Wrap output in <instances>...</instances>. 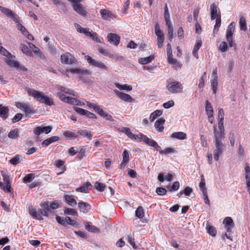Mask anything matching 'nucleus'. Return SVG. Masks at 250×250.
Masks as SVG:
<instances>
[{"label": "nucleus", "mask_w": 250, "mask_h": 250, "mask_svg": "<svg viewBox=\"0 0 250 250\" xmlns=\"http://www.w3.org/2000/svg\"><path fill=\"white\" fill-rule=\"evenodd\" d=\"M226 40L229 43V47L233 46V35L226 34Z\"/></svg>", "instance_id": "obj_63"}, {"label": "nucleus", "mask_w": 250, "mask_h": 250, "mask_svg": "<svg viewBox=\"0 0 250 250\" xmlns=\"http://www.w3.org/2000/svg\"><path fill=\"white\" fill-rule=\"evenodd\" d=\"M175 150L171 147H167L165 149H162V150L160 151V153L161 154H167L169 153H171L174 152Z\"/></svg>", "instance_id": "obj_57"}, {"label": "nucleus", "mask_w": 250, "mask_h": 250, "mask_svg": "<svg viewBox=\"0 0 250 250\" xmlns=\"http://www.w3.org/2000/svg\"><path fill=\"white\" fill-rule=\"evenodd\" d=\"M232 227H227L226 228V232L225 233V236L228 238V239L232 241V236L231 235V228Z\"/></svg>", "instance_id": "obj_55"}, {"label": "nucleus", "mask_w": 250, "mask_h": 250, "mask_svg": "<svg viewBox=\"0 0 250 250\" xmlns=\"http://www.w3.org/2000/svg\"><path fill=\"white\" fill-rule=\"evenodd\" d=\"M219 49L222 52H225L227 51L228 45L225 42H222L220 43Z\"/></svg>", "instance_id": "obj_58"}, {"label": "nucleus", "mask_w": 250, "mask_h": 250, "mask_svg": "<svg viewBox=\"0 0 250 250\" xmlns=\"http://www.w3.org/2000/svg\"><path fill=\"white\" fill-rule=\"evenodd\" d=\"M63 135L66 139L71 140L72 138H75L78 137V134L74 133L69 131H65L63 132Z\"/></svg>", "instance_id": "obj_36"}, {"label": "nucleus", "mask_w": 250, "mask_h": 250, "mask_svg": "<svg viewBox=\"0 0 250 250\" xmlns=\"http://www.w3.org/2000/svg\"><path fill=\"white\" fill-rule=\"evenodd\" d=\"M84 58L90 65L99 68L102 70H108V67L101 61L94 60L88 55H84Z\"/></svg>", "instance_id": "obj_5"}, {"label": "nucleus", "mask_w": 250, "mask_h": 250, "mask_svg": "<svg viewBox=\"0 0 250 250\" xmlns=\"http://www.w3.org/2000/svg\"><path fill=\"white\" fill-rule=\"evenodd\" d=\"M136 216L142 219L144 216V209L142 207L139 206L136 209L135 212Z\"/></svg>", "instance_id": "obj_43"}, {"label": "nucleus", "mask_w": 250, "mask_h": 250, "mask_svg": "<svg viewBox=\"0 0 250 250\" xmlns=\"http://www.w3.org/2000/svg\"><path fill=\"white\" fill-rule=\"evenodd\" d=\"M52 129V127L51 125L47 126H38L34 128L33 133L35 135L38 136L43 133L48 134L51 131Z\"/></svg>", "instance_id": "obj_12"}, {"label": "nucleus", "mask_w": 250, "mask_h": 250, "mask_svg": "<svg viewBox=\"0 0 250 250\" xmlns=\"http://www.w3.org/2000/svg\"><path fill=\"white\" fill-rule=\"evenodd\" d=\"M155 33L157 36V45L159 48H162L163 43L165 40L164 34L160 29V25L158 23H156L154 26Z\"/></svg>", "instance_id": "obj_6"}, {"label": "nucleus", "mask_w": 250, "mask_h": 250, "mask_svg": "<svg viewBox=\"0 0 250 250\" xmlns=\"http://www.w3.org/2000/svg\"><path fill=\"white\" fill-rule=\"evenodd\" d=\"M78 206L80 211L83 213H87L91 208V206L88 203L83 201L79 202Z\"/></svg>", "instance_id": "obj_17"}, {"label": "nucleus", "mask_w": 250, "mask_h": 250, "mask_svg": "<svg viewBox=\"0 0 250 250\" xmlns=\"http://www.w3.org/2000/svg\"><path fill=\"white\" fill-rule=\"evenodd\" d=\"M87 151V146H83L81 147V149L78 152L77 157L79 159H82L86 157L85 153Z\"/></svg>", "instance_id": "obj_34"}, {"label": "nucleus", "mask_w": 250, "mask_h": 250, "mask_svg": "<svg viewBox=\"0 0 250 250\" xmlns=\"http://www.w3.org/2000/svg\"><path fill=\"white\" fill-rule=\"evenodd\" d=\"M56 221L57 222L64 226H66V223H67V218H64L63 217H60L59 216H57L56 217Z\"/></svg>", "instance_id": "obj_47"}, {"label": "nucleus", "mask_w": 250, "mask_h": 250, "mask_svg": "<svg viewBox=\"0 0 250 250\" xmlns=\"http://www.w3.org/2000/svg\"><path fill=\"white\" fill-rule=\"evenodd\" d=\"M73 10L83 17H85L87 14V11L81 4H73Z\"/></svg>", "instance_id": "obj_16"}, {"label": "nucleus", "mask_w": 250, "mask_h": 250, "mask_svg": "<svg viewBox=\"0 0 250 250\" xmlns=\"http://www.w3.org/2000/svg\"><path fill=\"white\" fill-rule=\"evenodd\" d=\"M162 111L161 110L157 109L151 113L149 119L150 122H153L158 117L162 114Z\"/></svg>", "instance_id": "obj_37"}, {"label": "nucleus", "mask_w": 250, "mask_h": 250, "mask_svg": "<svg viewBox=\"0 0 250 250\" xmlns=\"http://www.w3.org/2000/svg\"><path fill=\"white\" fill-rule=\"evenodd\" d=\"M67 72H69L73 74H78L81 78L83 76H88L91 74V72L86 69L72 68L67 69Z\"/></svg>", "instance_id": "obj_11"}, {"label": "nucleus", "mask_w": 250, "mask_h": 250, "mask_svg": "<svg viewBox=\"0 0 250 250\" xmlns=\"http://www.w3.org/2000/svg\"><path fill=\"white\" fill-rule=\"evenodd\" d=\"M34 175L32 173L28 174L23 178V182L24 183L31 182L34 179Z\"/></svg>", "instance_id": "obj_54"}, {"label": "nucleus", "mask_w": 250, "mask_h": 250, "mask_svg": "<svg viewBox=\"0 0 250 250\" xmlns=\"http://www.w3.org/2000/svg\"><path fill=\"white\" fill-rule=\"evenodd\" d=\"M239 26L241 30L246 31L247 29L245 18L242 16L239 20Z\"/></svg>", "instance_id": "obj_39"}, {"label": "nucleus", "mask_w": 250, "mask_h": 250, "mask_svg": "<svg viewBox=\"0 0 250 250\" xmlns=\"http://www.w3.org/2000/svg\"><path fill=\"white\" fill-rule=\"evenodd\" d=\"M28 93L40 103L45 104L50 106L54 104L53 101H52L50 98L44 96L42 92L29 88L28 90Z\"/></svg>", "instance_id": "obj_1"}, {"label": "nucleus", "mask_w": 250, "mask_h": 250, "mask_svg": "<svg viewBox=\"0 0 250 250\" xmlns=\"http://www.w3.org/2000/svg\"><path fill=\"white\" fill-rule=\"evenodd\" d=\"M0 11L8 17L13 19L14 17V14L13 11L6 7L0 6Z\"/></svg>", "instance_id": "obj_26"}, {"label": "nucleus", "mask_w": 250, "mask_h": 250, "mask_svg": "<svg viewBox=\"0 0 250 250\" xmlns=\"http://www.w3.org/2000/svg\"><path fill=\"white\" fill-rule=\"evenodd\" d=\"M91 184L90 182H87L83 185L80 188H77L76 190L78 192H81L83 193L88 192V188L91 186Z\"/></svg>", "instance_id": "obj_32"}, {"label": "nucleus", "mask_w": 250, "mask_h": 250, "mask_svg": "<svg viewBox=\"0 0 250 250\" xmlns=\"http://www.w3.org/2000/svg\"><path fill=\"white\" fill-rule=\"evenodd\" d=\"M67 103L73 105H81V102L77 99L73 97H69Z\"/></svg>", "instance_id": "obj_50"}, {"label": "nucleus", "mask_w": 250, "mask_h": 250, "mask_svg": "<svg viewBox=\"0 0 250 250\" xmlns=\"http://www.w3.org/2000/svg\"><path fill=\"white\" fill-rule=\"evenodd\" d=\"M224 117V110L222 108H220L218 110V125L219 126L224 125L223 120Z\"/></svg>", "instance_id": "obj_38"}, {"label": "nucleus", "mask_w": 250, "mask_h": 250, "mask_svg": "<svg viewBox=\"0 0 250 250\" xmlns=\"http://www.w3.org/2000/svg\"><path fill=\"white\" fill-rule=\"evenodd\" d=\"M215 149L214 150L213 157L215 161H218L219 156L221 155L223 152V150L225 147V145L222 141L213 142Z\"/></svg>", "instance_id": "obj_8"}, {"label": "nucleus", "mask_w": 250, "mask_h": 250, "mask_svg": "<svg viewBox=\"0 0 250 250\" xmlns=\"http://www.w3.org/2000/svg\"><path fill=\"white\" fill-rule=\"evenodd\" d=\"M115 94L121 100L127 102H132L134 101V99L131 97L129 95L120 92L119 90L115 89L114 90Z\"/></svg>", "instance_id": "obj_14"}, {"label": "nucleus", "mask_w": 250, "mask_h": 250, "mask_svg": "<svg viewBox=\"0 0 250 250\" xmlns=\"http://www.w3.org/2000/svg\"><path fill=\"white\" fill-rule=\"evenodd\" d=\"M179 187H180V184H179V182H177V181L174 182L173 183L172 187L169 188V190L170 191H171V190L176 191L178 189V188H179Z\"/></svg>", "instance_id": "obj_64"}, {"label": "nucleus", "mask_w": 250, "mask_h": 250, "mask_svg": "<svg viewBox=\"0 0 250 250\" xmlns=\"http://www.w3.org/2000/svg\"><path fill=\"white\" fill-rule=\"evenodd\" d=\"M84 226L85 229L89 231L96 232L99 230L97 227L90 225L88 222H85Z\"/></svg>", "instance_id": "obj_44"}, {"label": "nucleus", "mask_w": 250, "mask_h": 250, "mask_svg": "<svg viewBox=\"0 0 250 250\" xmlns=\"http://www.w3.org/2000/svg\"><path fill=\"white\" fill-rule=\"evenodd\" d=\"M9 109L7 106H2L0 104V117L3 119H6L8 117V113Z\"/></svg>", "instance_id": "obj_24"}, {"label": "nucleus", "mask_w": 250, "mask_h": 250, "mask_svg": "<svg viewBox=\"0 0 250 250\" xmlns=\"http://www.w3.org/2000/svg\"><path fill=\"white\" fill-rule=\"evenodd\" d=\"M170 137L172 138H175L179 140H185L187 138L186 133L181 131L172 133Z\"/></svg>", "instance_id": "obj_22"}, {"label": "nucleus", "mask_w": 250, "mask_h": 250, "mask_svg": "<svg viewBox=\"0 0 250 250\" xmlns=\"http://www.w3.org/2000/svg\"><path fill=\"white\" fill-rule=\"evenodd\" d=\"M199 187L203 193L204 192H207V189L205 187V181L203 175H202L201 182L199 183Z\"/></svg>", "instance_id": "obj_51"}, {"label": "nucleus", "mask_w": 250, "mask_h": 250, "mask_svg": "<svg viewBox=\"0 0 250 250\" xmlns=\"http://www.w3.org/2000/svg\"><path fill=\"white\" fill-rule=\"evenodd\" d=\"M235 29V23L234 22H231L228 27L226 31V34L233 35Z\"/></svg>", "instance_id": "obj_46"}, {"label": "nucleus", "mask_w": 250, "mask_h": 250, "mask_svg": "<svg viewBox=\"0 0 250 250\" xmlns=\"http://www.w3.org/2000/svg\"><path fill=\"white\" fill-rule=\"evenodd\" d=\"M28 46L30 49H32V50L36 54H38L40 52V49L36 47L34 44L31 42H28Z\"/></svg>", "instance_id": "obj_56"}, {"label": "nucleus", "mask_w": 250, "mask_h": 250, "mask_svg": "<svg viewBox=\"0 0 250 250\" xmlns=\"http://www.w3.org/2000/svg\"><path fill=\"white\" fill-rule=\"evenodd\" d=\"M9 162L13 165H16L20 163V156L18 155L15 156L13 158L10 160Z\"/></svg>", "instance_id": "obj_53"}, {"label": "nucleus", "mask_w": 250, "mask_h": 250, "mask_svg": "<svg viewBox=\"0 0 250 250\" xmlns=\"http://www.w3.org/2000/svg\"><path fill=\"white\" fill-rule=\"evenodd\" d=\"M8 137L11 139H18L19 137V130L14 129L10 131L8 133Z\"/></svg>", "instance_id": "obj_40"}, {"label": "nucleus", "mask_w": 250, "mask_h": 250, "mask_svg": "<svg viewBox=\"0 0 250 250\" xmlns=\"http://www.w3.org/2000/svg\"><path fill=\"white\" fill-rule=\"evenodd\" d=\"M165 122V120L164 118H160L157 120L154 125L155 127L156 130L160 132L163 131L164 129V124Z\"/></svg>", "instance_id": "obj_20"}, {"label": "nucleus", "mask_w": 250, "mask_h": 250, "mask_svg": "<svg viewBox=\"0 0 250 250\" xmlns=\"http://www.w3.org/2000/svg\"><path fill=\"white\" fill-rule=\"evenodd\" d=\"M167 89L172 93H180L182 91L183 86L181 83L177 81H172L167 86Z\"/></svg>", "instance_id": "obj_7"}, {"label": "nucleus", "mask_w": 250, "mask_h": 250, "mask_svg": "<svg viewBox=\"0 0 250 250\" xmlns=\"http://www.w3.org/2000/svg\"><path fill=\"white\" fill-rule=\"evenodd\" d=\"M141 136L143 137L142 139L144 140V142L147 145L153 147L157 151L159 152L160 150H162V149H161V147L158 143L154 140L149 139L146 135H141Z\"/></svg>", "instance_id": "obj_13"}, {"label": "nucleus", "mask_w": 250, "mask_h": 250, "mask_svg": "<svg viewBox=\"0 0 250 250\" xmlns=\"http://www.w3.org/2000/svg\"><path fill=\"white\" fill-rule=\"evenodd\" d=\"M100 12L102 18L104 20L110 21L113 18V15L110 11L106 9H101Z\"/></svg>", "instance_id": "obj_18"}, {"label": "nucleus", "mask_w": 250, "mask_h": 250, "mask_svg": "<svg viewBox=\"0 0 250 250\" xmlns=\"http://www.w3.org/2000/svg\"><path fill=\"white\" fill-rule=\"evenodd\" d=\"M208 232L211 236H215L216 234V230L215 228L209 225H207L206 227Z\"/></svg>", "instance_id": "obj_45"}, {"label": "nucleus", "mask_w": 250, "mask_h": 250, "mask_svg": "<svg viewBox=\"0 0 250 250\" xmlns=\"http://www.w3.org/2000/svg\"><path fill=\"white\" fill-rule=\"evenodd\" d=\"M77 134H78V136L79 135H81L83 136V137L86 138L89 140H91L92 139V137L93 136V134H92L91 132H88L86 130H79L77 132Z\"/></svg>", "instance_id": "obj_27"}, {"label": "nucleus", "mask_w": 250, "mask_h": 250, "mask_svg": "<svg viewBox=\"0 0 250 250\" xmlns=\"http://www.w3.org/2000/svg\"><path fill=\"white\" fill-rule=\"evenodd\" d=\"M6 63L11 67H15L18 66L19 62L12 60V59H8L6 60Z\"/></svg>", "instance_id": "obj_48"}, {"label": "nucleus", "mask_w": 250, "mask_h": 250, "mask_svg": "<svg viewBox=\"0 0 250 250\" xmlns=\"http://www.w3.org/2000/svg\"><path fill=\"white\" fill-rule=\"evenodd\" d=\"M121 131L122 132L125 133L128 136V137H129L130 139H131L132 140L139 139L140 142H141V141L144 142V140L143 139H142V138H143V137H142L141 136V135H145L143 133H139V134L138 135H135L133 133H132L131 132L130 129L127 127L122 128Z\"/></svg>", "instance_id": "obj_10"}, {"label": "nucleus", "mask_w": 250, "mask_h": 250, "mask_svg": "<svg viewBox=\"0 0 250 250\" xmlns=\"http://www.w3.org/2000/svg\"><path fill=\"white\" fill-rule=\"evenodd\" d=\"M245 179L247 183H250V167L247 164L245 167Z\"/></svg>", "instance_id": "obj_33"}, {"label": "nucleus", "mask_w": 250, "mask_h": 250, "mask_svg": "<svg viewBox=\"0 0 250 250\" xmlns=\"http://www.w3.org/2000/svg\"><path fill=\"white\" fill-rule=\"evenodd\" d=\"M107 39L110 43L117 46L120 41V37L116 34L109 33L107 35Z\"/></svg>", "instance_id": "obj_15"}, {"label": "nucleus", "mask_w": 250, "mask_h": 250, "mask_svg": "<svg viewBox=\"0 0 250 250\" xmlns=\"http://www.w3.org/2000/svg\"><path fill=\"white\" fill-rule=\"evenodd\" d=\"M89 37H91L94 41H95L97 42H101V40L99 39L97 34L96 32H94L92 31Z\"/></svg>", "instance_id": "obj_60"}, {"label": "nucleus", "mask_w": 250, "mask_h": 250, "mask_svg": "<svg viewBox=\"0 0 250 250\" xmlns=\"http://www.w3.org/2000/svg\"><path fill=\"white\" fill-rule=\"evenodd\" d=\"M62 63L70 64L76 62V59L69 52H65L61 56Z\"/></svg>", "instance_id": "obj_9"}, {"label": "nucleus", "mask_w": 250, "mask_h": 250, "mask_svg": "<svg viewBox=\"0 0 250 250\" xmlns=\"http://www.w3.org/2000/svg\"><path fill=\"white\" fill-rule=\"evenodd\" d=\"M64 198L66 202L72 207H74L77 205V202L74 198L73 195L66 194L64 196Z\"/></svg>", "instance_id": "obj_25"}, {"label": "nucleus", "mask_w": 250, "mask_h": 250, "mask_svg": "<svg viewBox=\"0 0 250 250\" xmlns=\"http://www.w3.org/2000/svg\"><path fill=\"white\" fill-rule=\"evenodd\" d=\"M64 213L67 215H71L75 216H78L76 210L73 208H66L64 209Z\"/></svg>", "instance_id": "obj_49"}, {"label": "nucleus", "mask_w": 250, "mask_h": 250, "mask_svg": "<svg viewBox=\"0 0 250 250\" xmlns=\"http://www.w3.org/2000/svg\"><path fill=\"white\" fill-rule=\"evenodd\" d=\"M123 161L128 163L129 161V155L127 150L125 149L123 153Z\"/></svg>", "instance_id": "obj_61"}, {"label": "nucleus", "mask_w": 250, "mask_h": 250, "mask_svg": "<svg viewBox=\"0 0 250 250\" xmlns=\"http://www.w3.org/2000/svg\"><path fill=\"white\" fill-rule=\"evenodd\" d=\"M75 26L77 28V30L78 32L81 33H83L87 36H89L91 32H92V30H90V29L82 27L78 23H75Z\"/></svg>", "instance_id": "obj_21"}, {"label": "nucleus", "mask_w": 250, "mask_h": 250, "mask_svg": "<svg viewBox=\"0 0 250 250\" xmlns=\"http://www.w3.org/2000/svg\"><path fill=\"white\" fill-rule=\"evenodd\" d=\"M156 192L159 195H164L166 194L167 190L164 188L159 187L156 189Z\"/></svg>", "instance_id": "obj_59"}, {"label": "nucleus", "mask_w": 250, "mask_h": 250, "mask_svg": "<svg viewBox=\"0 0 250 250\" xmlns=\"http://www.w3.org/2000/svg\"><path fill=\"white\" fill-rule=\"evenodd\" d=\"M127 242L132 246L134 249H137V246L135 243L134 238H132L131 236H128Z\"/></svg>", "instance_id": "obj_62"}, {"label": "nucleus", "mask_w": 250, "mask_h": 250, "mask_svg": "<svg viewBox=\"0 0 250 250\" xmlns=\"http://www.w3.org/2000/svg\"><path fill=\"white\" fill-rule=\"evenodd\" d=\"M210 19L211 20H214L217 18L219 15V12L218 13V7L217 5L213 3L211 4L210 7Z\"/></svg>", "instance_id": "obj_19"}, {"label": "nucleus", "mask_w": 250, "mask_h": 250, "mask_svg": "<svg viewBox=\"0 0 250 250\" xmlns=\"http://www.w3.org/2000/svg\"><path fill=\"white\" fill-rule=\"evenodd\" d=\"M206 104V112L208 115V118H212L213 113L212 105L208 101H207Z\"/></svg>", "instance_id": "obj_23"}, {"label": "nucleus", "mask_w": 250, "mask_h": 250, "mask_svg": "<svg viewBox=\"0 0 250 250\" xmlns=\"http://www.w3.org/2000/svg\"><path fill=\"white\" fill-rule=\"evenodd\" d=\"M29 46L28 47L26 45L21 44V48L22 52L28 56H31V52L29 51Z\"/></svg>", "instance_id": "obj_52"}, {"label": "nucleus", "mask_w": 250, "mask_h": 250, "mask_svg": "<svg viewBox=\"0 0 250 250\" xmlns=\"http://www.w3.org/2000/svg\"><path fill=\"white\" fill-rule=\"evenodd\" d=\"M154 59L153 55H150L146 58H141L139 59L138 62L141 64H146L151 62Z\"/></svg>", "instance_id": "obj_28"}, {"label": "nucleus", "mask_w": 250, "mask_h": 250, "mask_svg": "<svg viewBox=\"0 0 250 250\" xmlns=\"http://www.w3.org/2000/svg\"><path fill=\"white\" fill-rule=\"evenodd\" d=\"M115 86L117 88H119L120 90H125L127 91H131L132 89V86L128 85L127 84L122 85L119 83H116Z\"/></svg>", "instance_id": "obj_35"}, {"label": "nucleus", "mask_w": 250, "mask_h": 250, "mask_svg": "<svg viewBox=\"0 0 250 250\" xmlns=\"http://www.w3.org/2000/svg\"><path fill=\"white\" fill-rule=\"evenodd\" d=\"M40 207L47 213V217L49 216V214L52 213V211L50 210L49 206V203L48 202H42L40 204Z\"/></svg>", "instance_id": "obj_31"}, {"label": "nucleus", "mask_w": 250, "mask_h": 250, "mask_svg": "<svg viewBox=\"0 0 250 250\" xmlns=\"http://www.w3.org/2000/svg\"><path fill=\"white\" fill-rule=\"evenodd\" d=\"M94 187L95 189H96L97 190L100 192H102L104 190L106 186L103 183L96 182L95 183Z\"/></svg>", "instance_id": "obj_42"}, {"label": "nucleus", "mask_w": 250, "mask_h": 250, "mask_svg": "<svg viewBox=\"0 0 250 250\" xmlns=\"http://www.w3.org/2000/svg\"><path fill=\"white\" fill-rule=\"evenodd\" d=\"M225 227H233L234 224L232 219L230 217H226L223 221Z\"/></svg>", "instance_id": "obj_41"}, {"label": "nucleus", "mask_w": 250, "mask_h": 250, "mask_svg": "<svg viewBox=\"0 0 250 250\" xmlns=\"http://www.w3.org/2000/svg\"><path fill=\"white\" fill-rule=\"evenodd\" d=\"M221 13L220 11H219V15L217 16V18H216V22L215 24L214 25L213 33H216L218 32L219 30V28L221 26Z\"/></svg>", "instance_id": "obj_29"}, {"label": "nucleus", "mask_w": 250, "mask_h": 250, "mask_svg": "<svg viewBox=\"0 0 250 250\" xmlns=\"http://www.w3.org/2000/svg\"><path fill=\"white\" fill-rule=\"evenodd\" d=\"M0 53L6 57L8 59H13L15 58V56L12 55L9 51L2 46L0 47Z\"/></svg>", "instance_id": "obj_30"}, {"label": "nucleus", "mask_w": 250, "mask_h": 250, "mask_svg": "<svg viewBox=\"0 0 250 250\" xmlns=\"http://www.w3.org/2000/svg\"><path fill=\"white\" fill-rule=\"evenodd\" d=\"M29 210L30 214L34 219L42 220L43 218L42 216L47 217V212L45 211L42 208L37 211L36 208H33L32 206H30L29 207Z\"/></svg>", "instance_id": "obj_3"}, {"label": "nucleus", "mask_w": 250, "mask_h": 250, "mask_svg": "<svg viewBox=\"0 0 250 250\" xmlns=\"http://www.w3.org/2000/svg\"><path fill=\"white\" fill-rule=\"evenodd\" d=\"M214 140L213 142L222 141L225 138V128L224 125L221 126H214Z\"/></svg>", "instance_id": "obj_4"}, {"label": "nucleus", "mask_w": 250, "mask_h": 250, "mask_svg": "<svg viewBox=\"0 0 250 250\" xmlns=\"http://www.w3.org/2000/svg\"><path fill=\"white\" fill-rule=\"evenodd\" d=\"M15 106L24 111L28 118L30 117L31 115L35 113V110L33 109L32 105L29 103L16 102Z\"/></svg>", "instance_id": "obj_2"}]
</instances>
